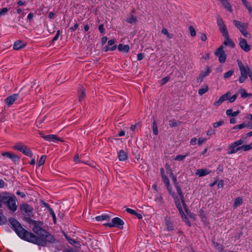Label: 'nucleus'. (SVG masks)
Listing matches in <instances>:
<instances>
[{
  "mask_svg": "<svg viewBox=\"0 0 252 252\" xmlns=\"http://www.w3.org/2000/svg\"><path fill=\"white\" fill-rule=\"evenodd\" d=\"M116 48H117V45H114L111 48H110L109 46L108 45V46H106L104 48V50L105 52H107L109 50L114 51V50H115L116 49Z\"/></svg>",
  "mask_w": 252,
  "mask_h": 252,
  "instance_id": "c03bdc74",
  "label": "nucleus"
},
{
  "mask_svg": "<svg viewBox=\"0 0 252 252\" xmlns=\"http://www.w3.org/2000/svg\"><path fill=\"white\" fill-rule=\"evenodd\" d=\"M241 32L244 36L246 37H248L249 36L250 37L251 36L250 34L248 33V32H247V30H245L243 32Z\"/></svg>",
  "mask_w": 252,
  "mask_h": 252,
  "instance_id": "13d9d810",
  "label": "nucleus"
},
{
  "mask_svg": "<svg viewBox=\"0 0 252 252\" xmlns=\"http://www.w3.org/2000/svg\"><path fill=\"white\" fill-rule=\"evenodd\" d=\"M222 36L225 38V40L223 42V45L225 46H228L231 47H234V43L233 41L229 38L228 31L221 33Z\"/></svg>",
  "mask_w": 252,
  "mask_h": 252,
  "instance_id": "ddd939ff",
  "label": "nucleus"
},
{
  "mask_svg": "<svg viewBox=\"0 0 252 252\" xmlns=\"http://www.w3.org/2000/svg\"><path fill=\"white\" fill-rule=\"evenodd\" d=\"M246 124L244 123L235 126L233 128L234 129H242L246 126Z\"/></svg>",
  "mask_w": 252,
  "mask_h": 252,
  "instance_id": "37998d69",
  "label": "nucleus"
},
{
  "mask_svg": "<svg viewBox=\"0 0 252 252\" xmlns=\"http://www.w3.org/2000/svg\"><path fill=\"white\" fill-rule=\"evenodd\" d=\"M124 222L120 218L116 217L112 220V222L105 224V225L110 227H117L122 229L123 227Z\"/></svg>",
  "mask_w": 252,
  "mask_h": 252,
  "instance_id": "9d476101",
  "label": "nucleus"
},
{
  "mask_svg": "<svg viewBox=\"0 0 252 252\" xmlns=\"http://www.w3.org/2000/svg\"><path fill=\"white\" fill-rule=\"evenodd\" d=\"M126 211L127 213H128L131 215H135V214H136V211L132 209H130V208H127L126 209Z\"/></svg>",
  "mask_w": 252,
  "mask_h": 252,
  "instance_id": "864d4df0",
  "label": "nucleus"
},
{
  "mask_svg": "<svg viewBox=\"0 0 252 252\" xmlns=\"http://www.w3.org/2000/svg\"><path fill=\"white\" fill-rule=\"evenodd\" d=\"M98 30L99 31H100V32L101 33H103L104 32V28L103 27V25H100L99 26H98Z\"/></svg>",
  "mask_w": 252,
  "mask_h": 252,
  "instance_id": "680f3d73",
  "label": "nucleus"
},
{
  "mask_svg": "<svg viewBox=\"0 0 252 252\" xmlns=\"http://www.w3.org/2000/svg\"><path fill=\"white\" fill-rule=\"evenodd\" d=\"M189 30L191 36L194 37L196 35V31L194 28L192 26H190L189 28Z\"/></svg>",
  "mask_w": 252,
  "mask_h": 252,
  "instance_id": "a19ab883",
  "label": "nucleus"
},
{
  "mask_svg": "<svg viewBox=\"0 0 252 252\" xmlns=\"http://www.w3.org/2000/svg\"><path fill=\"white\" fill-rule=\"evenodd\" d=\"M211 72V68L209 66H207L206 70L201 72L198 77L197 78V81L200 83L203 81L204 78L208 76Z\"/></svg>",
  "mask_w": 252,
  "mask_h": 252,
  "instance_id": "dca6fc26",
  "label": "nucleus"
},
{
  "mask_svg": "<svg viewBox=\"0 0 252 252\" xmlns=\"http://www.w3.org/2000/svg\"><path fill=\"white\" fill-rule=\"evenodd\" d=\"M3 157H7L12 160L13 161H18L19 160V158L18 156L11 152H3L1 153Z\"/></svg>",
  "mask_w": 252,
  "mask_h": 252,
  "instance_id": "f3484780",
  "label": "nucleus"
},
{
  "mask_svg": "<svg viewBox=\"0 0 252 252\" xmlns=\"http://www.w3.org/2000/svg\"><path fill=\"white\" fill-rule=\"evenodd\" d=\"M118 158L121 161H125L127 158V154L124 150H120L118 153Z\"/></svg>",
  "mask_w": 252,
  "mask_h": 252,
  "instance_id": "b1692460",
  "label": "nucleus"
},
{
  "mask_svg": "<svg viewBox=\"0 0 252 252\" xmlns=\"http://www.w3.org/2000/svg\"><path fill=\"white\" fill-rule=\"evenodd\" d=\"M46 159V156H42L38 161V166H40L42 165H43L45 162V160Z\"/></svg>",
  "mask_w": 252,
  "mask_h": 252,
  "instance_id": "a18cd8bd",
  "label": "nucleus"
},
{
  "mask_svg": "<svg viewBox=\"0 0 252 252\" xmlns=\"http://www.w3.org/2000/svg\"><path fill=\"white\" fill-rule=\"evenodd\" d=\"M240 150L247 151L252 149V143L247 145H242L240 146Z\"/></svg>",
  "mask_w": 252,
  "mask_h": 252,
  "instance_id": "c756f323",
  "label": "nucleus"
},
{
  "mask_svg": "<svg viewBox=\"0 0 252 252\" xmlns=\"http://www.w3.org/2000/svg\"><path fill=\"white\" fill-rule=\"evenodd\" d=\"M238 92L241 94V96L242 98H246L248 97V93H247L246 90L243 88H240L238 90Z\"/></svg>",
  "mask_w": 252,
  "mask_h": 252,
  "instance_id": "7c9ffc66",
  "label": "nucleus"
},
{
  "mask_svg": "<svg viewBox=\"0 0 252 252\" xmlns=\"http://www.w3.org/2000/svg\"><path fill=\"white\" fill-rule=\"evenodd\" d=\"M165 221H166V227L167 229L168 230H172L173 229V224L170 218H165Z\"/></svg>",
  "mask_w": 252,
  "mask_h": 252,
  "instance_id": "bb28decb",
  "label": "nucleus"
},
{
  "mask_svg": "<svg viewBox=\"0 0 252 252\" xmlns=\"http://www.w3.org/2000/svg\"><path fill=\"white\" fill-rule=\"evenodd\" d=\"M240 113V111L237 110L235 112H233L232 109L227 110L226 111V114L229 117H235Z\"/></svg>",
  "mask_w": 252,
  "mask_h": 252,
  "instance_id": "c85d7f7f",
  "label": "nucleus"
},
{
  "mask_svg": "<svg viewBox=\"0 0 252 252\" xmlns=\"http://www.w3.org/2000/svg\"><path fill=\"white\" fill-rule=\"evenodd\" d=\"M233 73V70H229L227 72L225 73L224 74V78L225 79L228 78L229 77H230L232 74Z\"/></svg>",
  "mask_w": 252,
  "mask_h": 252,
  "instance_id": "de8ad7c7",
  "label": "nucleus"
},
{
  "mask_svg": "<svg viewBox=\"0 0 252 252\" xmlns=\"http://www.w3.org/2000/svg\"><path fill=\"white\" fill-rule=\"evenodd\" d=\"M223 186V181L222 180H220L218 184V188H221Z\"/></svg>",
  "mask_w": 252,
  "mask_h": 252,
  "instance_id": "0e129e2a",
  "label": "nucleus"
},
{
  "mask_svg": "<svg viewBox=\"0 0 252 252\" xmlns=\"http://www.w3.org/2000/svg\"><path fill=\"white\" fill-rule=\"evenodd\" d=\"M244 141L242 139H240L237 140L232 143H231L229 146V151L228 152V154L231 155L234 153H237L238 151L240 150V146L241 145Z\"/></svg>",
  "mask_w": 252,
  "mask_h": 252,
  "instance_id": "6e6552de",
  "label": "nucleus"
},
{
  "mask_svg": "<svg viewBox=\"0 0 252 252\" xmlns=\"http://www.w3.org/2000/svg\"><path fill=\"white\" fill-rule=\"evenodd\" d=\"M0 200L6 204L8 209L12 212H15L18 207V200L16 196L12 194L6 193L1 196Z\"/></svg>",
  "mask_w": 252,
  "mask_h": 252,
  "instance_id": "20e7f679",
  "label": "nucleus"
},
{
  "mask_svg": "<svg viewBox=\"0 0 252 252\" xmlns=\"http://www.w3.org/2000/svg\"><path fill=\"white\" fill-rule=\"evenodd\" d=\"M115 39H111L108 41V46H112L115 43Z\"/></svg>",
  "mask_w": 252,
  "mask_h": 252,
  "instance_id": "774afa93",
  "label": "nucleus"
},
{
  "mask_svg": "<svg viewBox=\"0 0 252 252\" xmlns=\"http://www.w3.org/2000/svg\"><path fill=\"white\" fill-rule=\"evenodd\" d=\"M169 80V77L166 76L163 79H162L160 81V83L161 85H164L166 84Z\"/></svg>",
  "mask_w": 252,
  "mask_h": 252,
  "instance_id": "8fccbe9b",
  "label": "nucleus"
},
{
  "mask_svg": "<svg viewBox=\"0 0 252 252\" xmlns=\"http://www.w3.org/2000/svg\"><path fill=\"white\" fill-rule=\"evenodd\" d=\"M60 34V31L59 30V31H58L56 35L54 37L52 41H54L57 40L58 39Z\"/></svg>",
  "mask_w": 252,
  "mask_h": 252,
  "instance_id": "4d7b16f0",
  "label": "nucleus"
},
{
  "mask_svg": "<svg viewBox=\"0 0 252 252\" xmlns=\"http://www.w3.org/2000/svg\"><path fill=\"white\" fill-rule=\"evenodd\" d=\"M239 46L245 52H248L251 49V46L248 44L247 41L242 38H240Z\"/></svg>",
  "mask_w": 252,
  "mask_h": 252,
  "instance_id": "4468645a",
  "label": "nucleus"
},
{
  "mask_svg": "<svg viewBox=\"0 0 252 252\" xmlns=\"http://www.w3.org/2000/svg\"><path fill=\"white\" fill-rule=\"evenodd\" d=\"M118 48L120 51H123L126 53L128 52L129 50V47L128 45H123L122 44H119Z\"/></svg>",
  "mask_w": 252,
  "mask_h": 252,
  "instance_id": "cd10ccee",
  "label": "nucleus"
},
{
  "mask_svg": "<svg viewBox=\"0 0 252 252\" xmlns=\"http://www.w3.org/2000/svg\"><path fill=\"white\" fill-rule=\"evenodd\" d=\"M161 32L162 33L166 35L167 37L169 39L172 37V35L168 32V30L166 28H163L161 30Z\"/></svg>",
  "mask_w": 252,
  "mask_h": 252,
  "instance_id": "c9c22d12",
  "label": "nucleus"
},
{
  "mask_svg": "<svg viewBox=\"0 0 252 252\" xmlns=\"http://www.w3.org/2000/svg\"><path fill=\"white\" fill-rule=\"evenodd\" d=\"M201 39L202 41H204L206 40V39H207V36H206V34H205V33H202L201 34Z\"/></svg>",
  "mask_w": 252,
  "mask_h": 252,
  "instance_id": "338daca9",
  "label": "nucleus"
},
{
  "mask_svg": "<svg viewBox=\"0 0 252 252\" xmlns=\"http://www.w3.org/2000/svg\"><path fill=\"white\" fill-rule=\"evenodd\" d=\"M137 21L136 18L134 17L132 15H131L129 18L126 20V22L128 23H135Z\"/></svg>",
  "mask_w": 252,
  "mask_h": 252,
  "instance_id": "f704fd0d",
  "label": "nucleus"
},
{
  "mask_svg": "<svg viewBox=\"0 0 252 252\" xmlns=\"http://www.w3.org/2000/svg\"><path fill=\"white\" fill-rule=\"evenodd\" d=\"M209 88L207 85H205L204 88H201L198 90V94L200 95H202L208 91Z\"/></svg>",
  "mask_w": 252,
  "mask_h": 252,
  "instance_id": "2f4dec72",
  "label": "nucleus"
},
{
  "mask_svg": "<svg viewBox=\"0 0 252 252\" xmlns=\"http://www.w3.org/2000/svg\"><path fill=\"white\" fill-rule=\"evenodd\" d=\"M215 133V131L212 128H210V129H209L206 133L207 135H211L214 134Z\"/></svg>",
  "mask_w": 252,
  "mask_h": 252,
  "instance_id": "5fc2aeb1",
  "label": "nucleus"
},
{
  "mask_svg": "<svg viewBox=\"0 0 252 252\" xmlns=\"http://www.w3.org/2000/svg\"><path fill=\"white\" fill-rule=\"evenodd\" d=\"M180 122H177L175 120H172L169 121V126L171 127H176L180 124Z\"/></svg>",
  "mask_w": 252,
  "mask_h": 252,
  "instance_id": "79ce46f5",
  "label": "nucleus"
},
{
  "mask_svg": "<svg viewBox=\"0 0 252 252\" xmlns=\"http://www.w3.org/2000/svg\"><path fill=\"white\" fill-rule=\"evenodd\" d=\"M171 176L173 182L174 183L175 185H178L177 183L176 177L172 173L171 174Z\"/></svg>",
  "mask_w": 252,
  "mask_h": 252,
  "instance_id": "bf43d9fd",
  "label": "nucleus"
},
{
  "mask_svg": "<svg viewBox=\"0 0 252 252\" xmlns=\"http://www.w3.org/2000/svg\"><path fill=\"white\" fill-rule=\"evenodd\" d=\"M222 96H224V100H228L230 102H233L236 100L238 94H236L231 96V93L230 92H227Z\"/></svg>",
  "mask_w": 252,
  "mask_h": 252,
  "instance_id": "aec40b11",
  "label": "nucleus"
},
{
  "mask_svg": "<svg viewBox=\"0 0 252 252\" xmlns=\"http://www.w3.org/2000/svg\"><path fill=\"white\" fill-rule=\"evenodd\" d=\"M44 139L49 142H55V141H63V140L55 134L47 135L44 137Z\"/></svg>",
  "mask_w": 252,
  "mask_h": 252,
  "instance_id": "6ab92c4d",
  "label": "nucleus"
},
{
  "mask_svg": "<svg viewBox=\"0 0 252 252\" xmlns=\"http://www.w3.org/2000/svg\"><path fill=\"white\" fill-rule=\"evenodd\" d=\"M69 243L70 244L73 245H75V244L78 243L76 240H75L74 239H69Z\"/></svg>",
  "mask_w": 252,
  "mask_h": 252,
  "instance_id": "69168bd1",
  "label": "nucleus"
},
{
  "mask_svg": "<svg viewBox=\"0 0 252 252\" xmlns=\"http://www.w3.org/2000/svg\"><path fill=\"white\" fill-rule=\"evenodd\" d=\"M243 4L245 5L246 8L248 10L250 13L252 11V8L251 5L249 3V2L247 1V0H244L242 1Z\"/></svg>",
  "mask_w": 252,
  "mask_h": 252,
  "instance_id": "72a5a7b5",
  "label": "nucleus"
},
{
  "mask_svg": "<svg viewBox=\"0 0 252 252\" xmlns=\"http://www.w3.org/2000/svg\"><path fill=\"white\" fill-rule=\"evenodd\" d=\"M237 63L241 73V76L239 79L240 83H243L249 76L251 78L252 83V69L249 66H244L240 60H238Z\"/></svg>",
  "mask_w": 252,
  "mask_h": 252,
  "instance_id": "39448f33",
  "label": "nucleus"
},
{
  "mask_svg": "<svg viewBox=\"0 0 252 252\" xmlns=\"http://www.w3.org/2000/svg\"><path fill=\"white\" fill-rule=\"evenodd\" d=\"M162 179L163 182L165 183L169 193L171 194L173 196V197L174 199V200H175V203L176 206L177 208H178L182 218L184 220V221L189 226H190L191 223H190V222L189 221L188 219L187 218L186 215L184 213L183 209H182L181 205V203H180V202L179 199L177 198V196H176L174 195V192H173L172 191L171 187L170 185V182H169V180L168 177L166 176H164L162 177Z\"/></svg>",
  "mask_w": 252,
  "mask_h": 252,
  "instance_id": "7ed1b4c3",
  "label": "nucleus"
},
{
  "mask_svg": "<svg viewBox=\"0 0 252 252\" xmlns=\"http://www.w3.org/2000/svg\"><path fill=\"white\" fill-rule=\"evenodd\" d=\"M49 211L51 215H52L54 223H56V218L55 214L53 209L52 208H49Z\"/></svg>",
  "mask_w": 252,
  "mask_h": 252,
  "instance_id": "49530a36",
  "label": "nucleus"
},
{
  "mask_svg": "<svg viewBox=\"0 0 252 252\" xmlns=\"http://www.w3.org/2000/svg\"><path fill=\"white\" fill-rule=\"evenodd\" d=\"M20 210L23 215L28 217L32 216L33 214V208L27 203L20 205Z\"/></svg>",
  "mask_w": 252,
  "mask_h": 252,
  "instance_id": "1a4fd4ad",
  "label": "nucleus"
},
{
  "mask_svg": "<svg viewBox=\"0 0 252 252\" xmlns=\"http://www.w3.org/2000/svg\"><path fill=\"white\" fill-rule=\"evenodd\" d=\"M13 149L16 150H18L30 157H31L32 155V153L30 148L27 145L21 142L16 143L13 147Z\"/></svg>",
  "mask_w": 252,
  "mask_h": 252,
  "instance_id": "0eeeda50",
  "label": "nucleus"
},
{
  "mask_svg": "<svg viewBox=\"0 0 252 252\" xmlns=\"http://www.w3.org/2000/svg\"><path fill=\"white\" fill-rule=\"evenodd\" d=\"M153 130L154 134L155 135H157L158 134V129L157 123L155 121H154L153 123Z\"/></svg>",
  "mask_w": 252,
  "mask_h": 252,
  "instance_id": "e433bc0d",
  "label": "nucleus"
},
{
  "mask_svg": "<svg viewBox=\"0 0 252 252\" xmlns=\"http://www.w3.org/2000/svg\"><path fill=\"white\" fill-rule=\"evenodd\" d=\"M162 200H163L162 197L160 195H159L157 197V198L155 199V200L156 201H158V202H159L160 203H162Z\"/></svg>",
  "mask_w": 252,
  "mask_h": 252,
  "instance_id": "e2e57ef3",
  "label": "nucleus"
},
{
  "mask_svg": "<svg viewBox=\"0 0 252 252\" xmlns=\"http://www.w3.org/2000/svg\"><path fill=\"white\" fill-rule=\"evenodd\" d=\"M18 94H14L7 97L6 99V103L7 105H12L18 98Z\"/></svg>",
  "mask_w": 252,
  "mask_h": 252,
  "instance_id": "412c9836",
  "label": "nucleus"
},
{
  "mask_svg": "<svg viewBox=\"0 0 252 252\" xmlns=\"http://www.w3.org/2000/svg\"><path fill=\"white\" fill-rule=\"evenodd\" d=\"M215 54L219 58V62L220 63H224L225 62L226 56L224 51V47L223 45L220 46L218 48Z\"/></svg>",
  "mask_w": 252,
  "mask_h": 252,
  "instance_id": "9b49d317",
  "label": "nucleus"
},
{
  "mask_svg": "<svg viewBox=\"0 0 252 252\" xmlns=\"http://www.w3.org/2000/svg\"><path fill=\"white\" fill-rule=\"evenodd\" d=\"M85 90L83 87H81L78 92L79 101H82V100L85 98Z\"/></svg>",
  "mask_w": 252,
  "mask_h": 252,
  "instance_id": "a878e982",
  "label": "nucleus"
},
{
  "mask_svg": "<svg viewBox=\"0 0 252 252\" xmlns=\"http://www.w3.org/2000/svg\"><path fill=\"white\" fill-rule=\"evenodd\" d=\"M25 220L29 224L32 225V230L36 234L33 233L36 238H29L25 241L42 247L45 246L47 243L55 242L56 239L54 236L43 228V223L42 221L33 220L29 217L25 218Z\"/></svg>",
  "mask_w": 252,
  "mask_h": 252,
  "instance_id": "f257e3e1",
  "label": "nucleus"
},
{
  "mask_svg": "<svg viewBox=\"0 0 252 252\" xmlns=\"http://www.w3.org/2000/svg\"><path fill=\"white\" fill-rule=\"evenodd\" d=\"M9 221L11 224L14 230L18 235L22 239L28 240V239L36 238L33 233L27 231L22 227L20 223L14 218H10Z\"/></svg>",
  "mask_w": 252,
  "mask_h": 252,
  "instance_id": "f03ea898",
  "label": "nucleus"
},
{
  "mask_svg": "<svg viewBox=\"0 0 252 252\" xmlns=\"http://www.w3.org/2000/svg\"><path fill=\"white\" fill-rule=\"evenodd\" d=\"M217 23L221 33L227 32V28L220 15L217 16Z\"/></svg>",
  "mask_w": 252,
  "mask_h": 252,
  "instance_id": "2eb2a0df",
  "label": "nucleus"
},
{
  "mask_svg": "<svg viewBox=\"0 0 252 252\" xmlns=\"http://www.w3.org/2000/svg\"><path fill=\"white\" fill-rule=\"evenodd\" d=\"M223 6L228 11L231 12L232 11L231 6L227 0H219Z\"/></svg>",
  "mask_w": 252,
  "mask_h": 252,
  "instance_id": "393cba45",
  "label": "nucleus"
},
{
  "mask_svg": "<svg viewBox=\"0 0 252 252\" xmlns=\"http://www.w3.org/2000/svg\"><path fill=\"white\" fill-rule=\"evenodd\" d=\"M175 186L176 187V189H177L178 193L179 194L180 199L181 200V203L180 202L181 205V206L183 205L184 207V209L185 210V211H187V206L185 204L184 196L182 192L181 189L180 188V187L178 186V185H175ZM181 208L182 209V207H181Z\"/></svg>",
  "mask_w": 252,
  "mask_h": 252,
  "instance_id": "a211bd4d",
  "label": "nucleus"
},
{
  "mask_svg": "<svg viewBox=\"0 0 252 252\" xmlns=\"http://www.w3.org/2000/svg\"><path fill=\"white\" fill-rule=\"evenodd\" d=\"M26 43L24 42H23L21 40H17L15 42L14 45H13V49L14 50H19L20 49H22L25 47Z\"/></svg>",
  "mask_w": 252,
  "mask_h": 252,
  "instance_id": "5701e85b",
  "label": "nucleus"
},
{
  "mask_svg": "<svg viewBox=\"0 0 252 252\" xmlns=\"http://www.w3.org/2000/svg\"><path fill=\"white\" fill-rule=\"evenodd\" d=\"M223 124V121H222L217 122H216L213 124V126L215 128H217V127L220 126L221 125H222Z\"/></svg>",
  "mask_w": 252,
  "mask_h": 252,
  "instance_id": "3c124183",
  "label": "nucleus"
},
{
  "mask_svg": "<svg viewBox=\"0 0 252 252\" xmlns=\"http://www.w3.org/2000/svg\"><path fill=\"white\" fill-rule=\"evenodd\" d=\"M197 139L196 138H193L190 141V145H195L196 144Z\"/></svg>",
  "mask_w": 252,
  "mask_h": 252,
  "instance_id": "052dcab7",
  "label": "nucleus"
},
{
  "mask_svg": "<svg viewBox=\"0 0 252 252\" xmlns=\"http://www.w3.org/2000/svg\"><path fill=\"white\" fill-rule=\"evenodd\" d=\"M144 58V54L142 53H139L137 55V59L138 61H141Z\"/></svg>",
  "mask_w": 252,
  "mask_h": 252,
  "instance_id": "6e6d98bb",
  "label": "nucleus"
},
{
  "mask_svg": "<svg viewBox=\"0 0 252 252\" xmlns=\"http://www.w3.org/2000/svg\"><path fill=\"white\" fill-rule=\"evenodd\" d=\"M186 155H178L175 158V160L181 161L183 160L186 158Z\"/></svg>",
  "mask_w": 252,
  "mask_h": 252,
  "instance_id": "09e8293b",
  "label": "nucleus"
},
{
  "mask_svg": "<svg viewBox=\"0 0 252 252\" xmlns=\"http://www.w3.org/2000/svg\"><path fill=\"white\" fill-rule=\"evenodd\" d=\"M233 23L240 32H243L245 30H247L248 29V24L247 23H243L236 20H233Z\"/></svg>",
  "mask_w": 252,
  "mask_h": 252,
  "instance_id": "f8f14e48",
  "label": "nucleus"
},
{
  "mask_svg": "<svg viewBox=\"0 0 252 252\" xmlns=\"http://www.w3.org/2000/svg\"><path fill=\"white\" fill-rule=\"evenodd\" d=\"M237 63L241 73V76L239 79L240 83H243L249 76L251 78L252 83V69L249 66H244L240 60H238Z\"/></svg>",
  "mask_w": 252,
  "mask_h": 252,
  "instance_id": "423d86ee",
  "label": "nucleus"
},
{
  "mask_svg": "<svg viewBox=\"0 0 252 252\" xmlns=\"http://www.w3.org/2000/svg\"><path fill=\"white\" fill-rule=\"evenodd\" d=\"M243 202L242 198L241 197L237 198L234 201V207L237 208L238 206L241 205Z\"/></svg>",
  "mask_w": 252,
  "mask_h": 252,
  "instance_id": "473e14b6",
  "label": "nucleus"
},
{
  "mask_svg": "<svg viewBox=\"0 0 252 252\" xmlns=\"http://www.w3.org/2000/svg\"><path fill=\"white\" fill-rule=\"evenodd\" d=\"M8 11V9L6 7L2 8V9L0 11V15H1V16L4 15L5 13H6Z\"/></svg>",
  "mask_w": 252,
  "mask_h": 252,
  "instance_id": "603ef678",
  "label": "nucleus"
},
{
  "mask_svg": "<svg viewBox=\"0 0 252 252\" xmlns=\"http://www.w3.org/2000/svg\"><path fill=\"white\" fill-rule=\"evenodd\" d=\"M211 172V171L208 169H199L196 171L195 174L199 177L205 176Z\"/></svg>",
  "mask_w": 252,
  "mask_h": 252,
  "instance_id": "4be33fe9",
  "label": "nucleus"
},
{
  "mask_svg": "<svg viewBox=\"0 0 252 252\" xmlns=\"http://www.w3.org/2000/svg\"><path fill=\"white\" fill-rule=\"evenodd\" d=\"M224 101V96H222V95L220 97L219 100L215 101L214 103V105L216 106H220L223 101Z\"/></svg>",
  "mask_w": 252,
  "mask_h": 252,
  "instance_id": "58836bf2",
  "label": "nucleus"
},
{
  "mask_svg": "<svg viewBox=\"0 0 252 252\" xmlns=\"http://www.w3.org/2000/svg\"><path fill=\"white\" fill-rule=\"evenodd\" d=\"M7 221L6 217L1 213H0V225L4 224Z\"/></svg>",
  "mask_w": 252,
  "mask_h": 252,
  "instance_id": "ea45409f",
  "label": "nucleus"
},
{
  "mask_svg": "<svg viewBox=\"0 0 252 252\" xmlns=\"http://www.w3.org/2000/svg\"><path fill=\"white\" fill-rule=\"evenodd\" d=\"M109 217L108 215H102L97 216L95 218V219L97 221H101L103 220H106L109 219Z\"/></svg>",
  "mask_w": 252,
  "mask_h": 252,
  "instance_id": "4c0bfd02",
  "label": "nucleus"
}]
</instances>
